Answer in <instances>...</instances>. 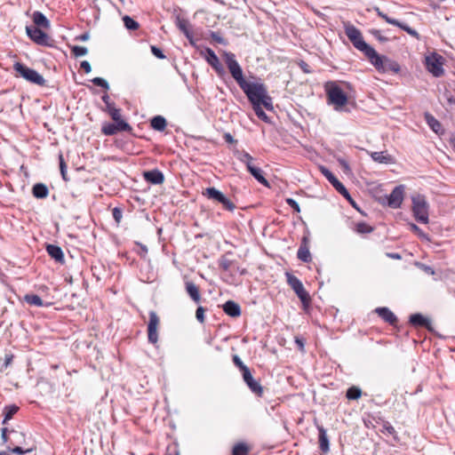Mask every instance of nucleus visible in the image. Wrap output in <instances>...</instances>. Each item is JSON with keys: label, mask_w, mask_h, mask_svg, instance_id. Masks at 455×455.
I'll return each mask as SVG.
<instances>
[{"label": "nucleus", "mask_w": 455, "mask_h": 455, "mask_svg": "<svg viewBox=\"0 0 455 455\" xmlns=\"http://www.w3.org/2000/svg\"><path fill=\"white\" fill-rule=\"evenodd\" d=\"M410 323L416 327H426L427 330H432L431 321L423 316L421 314H413L410 316Z\"/></svg>", "instance_id": "nucleus-18"}, {"label": "nucleus", "mask_w": 455, "mask_h": 455, "mask_svg": "<svg viewBox=\"0 0 455 455\" xmlns=\"http://www.w3.org/2000/svg\"><path fill=\"white\" fill-rule=\"evenodd\" d=\"M260 184L265 187H269L268 181L262 175V171L258 167H250L249 172Z\"/></svg>", "instance_id": "nucleus-34"}, {"label": "nucleus", "mask_w": 455, "mask_h": 455, "mask_svg": "<svg viewBox=\"0 0 455 455\" xmlns=\"http://www.w3.org/2000/svg\"><path fill=\"white\" fill-rule=\"evenodd\" d=\"M250 448L243 443H236L232 450V455H248Z\"/></svg>", "instance_id": "nucleus-36"}, {"label": "nucleus", "mask_w": 455, "mask_h": 455, "mask_svg": "<svg viewBox=\"0 0 455 455\" xmlns=\"http://www.w3.org/2000/svg\"><path fill=\"white\" fill-rule=\"evenodd\" d=\"M233 362L235 363V366H237L239 368V370L242 371V373L248 370L249 368L242 362L241 358L237 355H235L233 356Z\"/></svg>", "instance_id": "nucleus-43"}, {"label": "nucleus", "mask_w": 455, "mask_h": 455, "mask_svg": "<svg viewBox=\"0 0 455 455\" xmlns=\"http://www.w3.org/2000/svg\"><path fill=\"white\" fill-rule=\"evenodd\" d=\"M132 130L130 124L126 122H119L118 124H108L102 127V132L106 135H114L118 132H129Z\"/></svg>", "instance_id": "nucleus-15"}, {"label": "nucleus", "mask_w": 455, "mask_h": 455, "mask_svg": "<svg viewBox=\"0 0 455 455\" xmlns=\"http://www.w3.org/2000/svg\"><path fill=\"white\" fill-rule=\"evenodd\" d=\"M375 311L387 323L392 325L397 323V317L387 307H378Z\"/></svg>", "instance_id": "nucleus-20"}, {"label": "nucleus", "mask_w": 455, "mask_h": 455, "mask_svg": "<svg viewBox=\"0 0 455 455\" xmlns=\"http://www.w3.org/2000/svg\"><path fill=\"white\" fill-rule=\"evenodd\" d=\"M203 195L205 196L208 199L220 204L222 207L227 211L233 212L235 209V204L229 198H228L222 192H220V190L213 187L207 188L203 192Z\"/></svg>", "instance_id": "nucleus-8"}, {"label": "nucleus", "mask_w": 455, "mask_h": 455, "mask_svg": "<svg viewBox=\"0 0 455 455\" xmlns=\"http://www.w3.org/2000/svg\"><path fill=\"white\" fill-rule=\"evenodd\" d=\"M345 33L353 45L359 51L363 52L368 58L370 54H373L374 49L367 44L363 38L362 33L355 26L350 24L345 25Z\"/></svg>", "instance_id": "nucleus-3"}, {"label": "nucleus", "mask_w": 455, "mask_h": 455, "mask_svg": "<svg viewBox=\"0 0 455 455\" xmlns=\"http://www.w3.org/2000/svg\"><path fill=\"white\" fill-rule=\"evenodd\" d=\"M317 428L319 431L320 448L323 451H327L329 450V441H328L326 430L322 426H319Z\"/></svg>", "instance_id": "nucleus-29"}, {"label": "nucleus", "mask_w": 455, "mask_h": 455, "mask_svg": "<svg viewBox=\"0 0 455 455\" xmlns=\"http://www.w3.org/2000/svg\"><path fill=\"white\" fill-rule=\"evenodd\" d=\"M368 59L379 71H393L395 73H397L400 70V66L397 62L391 60L390 59L385 56L378 54L375 50L373 54H370Z\"/></svg>", "instance_id": "nucleus-5"}, {"label": "nucleus", "mask_w": 455, "mask_h": 455, "mask_svg": "<svg viewBox=\"0 0 455 455\" xmlns=\"http://www.w3.org/2000/svg\"><path fill=\"white\" fill-rule=\"evenodd\" d=\"M261 105L262 104H257V105H253V110L255 111V114L256 116L262 121L266 122V123H268L269 122V118L268 116H267V114L263 111V109L261 108Z\"/></svg>", "instance_id": "nucleus-38"}, {"label": "nucleus", "mask_w": 455, "mask_h": 455, "mask_svg": "<svg viewBox=\"0 0 455 455\" xmlns=\"http://www.w3.org/2000/svg\"><path fill=\"white\" fill-rule=\"evenodd\" d=\"M339 194H341L344 197H346L347 200H349L350 202H352V198L348 193V191L347 190V188H345L344 185L341 186V188H339V189L337 190Z\"/></svg>", "instance_id": "nucleus-53"}, {"label": "nucleus", "mask_w": 455, "mask_h": 455, "mask_svg": "<svg viewBox=\"0 0 455 455\" xmlns=\"http://www.w3.org/2000/svg\"><path fill=\"white\" fill-rule=\"evenodd\" d=\"M231 265L232 261L226 257H222L220 260V267L225 271H228Z\"/></svg>", "instance_id": "nucleus-48"}, {"label": "nucleus", "mask_w": 455, "mask_h": 455, "mask_svg": "<svg viewBox=\"0 0 455 455\" xmlns=\"http://www.w3.org/2000/svg\"><path fill=\"white\" fill-rule=\"evenodd\" d=\"M321 172L323 174V176L331 183V185L335 188L336 190H338L339 188H341L343 184L335 177V175L331 171H329L327 168L322 167Z\"/></svg>", "instance_id": "nucleus-27"}, {"label": "nucleus", "mask_w": 455, "mask_h": 455, "mask_svg": "<svg viewBox=\"0 0 455 455\" xmlns=\"http://www.w3.org/2000/svg\"><path fill=\"white\" fill-rule=\"evenodd\" d=\"M48 254L58 262H63L64 254L60 247L53 244H49L46 247Z\"/></svg>", "instance_id": "nucleus-23"}, {"label": "nucleus", "mask_w": 455, "mask_h": 455, "mask_svg": "<svg viewBox=\"0 0 455 455\" xmlns=\"http://www.w3.org/2000/svg\"><path fill=\"white\" fill-rule=\"evenodd\" d=\"M80 67L85 73H90L92 71L91 64L87 60L82 61Z\"/></svg>", "instance_id": "nucleus-55"}, {"label": "nucleus", "mask_w": 455, "mask_h": 455, "mask_svg": "<svg viewBox=\"0 0 455 455\" xmlns=\"http://www.w3.org/2000/svg\"><path fill=\"white\" fill-rule=\"evenodd\" d=\"M224 139H225L226 142H228V143L235 142V139L233 138V136L230 133H226L224 135Z\"/></svg>", "instance_id": "nucleus-61"}, {"label": "nucleus", "mask_w": 455, "mask_h": 455, "mask_svg": "<svg viewBox=\"0 0 455 455\" xmlns=\"http://www.w3.org/2000/svg\"><path fill=\"white\" fill-rule=\"evenodd\" d=\"M30 451H31V450H29V449H28V450L24 451L21 447L17 446V447L13 448V449L12 450V452L16 453V454H19V455H21V454H25V453H27V452H29Z\"/></svg>", "instance_id": "nucleus-56"}, {"label": "nucleus", "mask_w": 455, "mask_h": 455, "mask_svg": "<svg viewBox=\"0 0 455 455\" xmlns=\"http://www.w3.org/2000/svg\"><path fill=\"white\" fill-rule=\"evenodd\" d=\"M59 160H60V170L61 176H62L64 180H68V178H67V164H66V163L64 161L62 154H60Z\"/></svg>", "instance_id": "nucleus-42"}, {"label": "nucleus", "mask_w": 455, "mask_h": 455, "mask_svg": "<svg viewBox=\"0 0 455 455\" xmlns=\"http://www.w3.org/2000/svg\"><path fill=\"white\" fill-rule=\"evenodd\" d=\"M295 343L297 344L299 349L303 352L304 351V346H305L304 340L302 339L299 338V337H296L295 338Z\"/></svg>", "instance_id": "nucleus-57"}, {"label": "nucleus", "mask_w": 455, "mask_h": 455, "mask_svg": "<svg viewBox=\"0 0 455 455\" xmlns=\"http://www.w3.org/2000/svg\"><path fill=\"white\" fill-rule=\"evenodd\" d=\"M106 107H107V110H108V114H109V115L111 114V111H112L113 109H117L116 108H115V106H114V104H113V103H108V104L106 105Z\"/></svg>", "instance_id": "nucleus-63"}, {"label": "nucleus", "mask_w": 455, "mask_h": 455, "mask_svg": "<svg viewBox=\"0 0 455 455\" xmlns=\"http://www.w3.org/2000/svg\"><path fill=\"white\" fill-rule=\"evenodd\" d=\"M13 69L17 76L23 77L27 81L43 86L45 84V79L37 71L32 69L20 62H15Z\"/></svg>", "instance_id": "nucleus-4"}, {"label": "nucleus", "mask_w": 455, "mask_h": 455, "mask_svg": "<svg viewBox=\"0 0 455 455\" xmlns=\"http://www.w3.org/2000/svg\"><path fill=\"white\" fill-rule=\"evenodd\" d=\"M123 20L127 29L135 30L139 28V23L129 16H124Z\"/></svg>", "instance_id": "nucleus-39"}, {"label": "nucleus", "mask_w": 455, "mask_h": 455, "mask_svg": "<svg viewBox=\"0 0 455 455\" xmlns=\"http://www.w3.org/2000/svg\"><path fill=\"white\" fill-rule=\"evenodd\" d=\"M327 96L329 103L333 105L336 110H341L347 103V96L346 93L339 86L333 83L327 88Z\"/></svg>", "instance_id": "nucleus-6"}, {"label": "nucleus", "mask_w": 455, "mask_h": 455, "mask_svg": "<svg viewBox=\"0 0 455 455\" xmlns=\"http://www.w3.org/2000/svg\"><path fill=\"white\" fill-rule=\"evenodd\" d=\"M240 88L246 94L251 105L262 104L267 110L273 109L272 100L263 84L244 82Z\"/></svg>", "instance_id": "nucleus-1"}, {"label": "nucleus", "mask_w": 455, "mask_h": 455, "mask_svg": "<svg viewBox=\"0 0 455 455\" xmlns=\"http://www.w3.org/2000/svg\"><path fill=\"white\" fill-rule=\"evenodd\" d=\"M24 300L32 306L43 307L44 306L43 299L36 294H26Z\"/></svg>", "instance_id": "nucleus-35"}, {"label": "nucleus", "mask_w": 455, "mask_h": 455, "mask_svg": "<svg viewBox=\"0 0 455 455\" xmlns=\"http://www.w3.org/2000/svg\"><path fill=\"white\" fill-rule=\"evenodd\" d=\"M176 25L180 28L181 32L187 36V38L191 39L192 36L189 29V22L188 20L181 18L180 15L176 16Z\"/></svg>", "instance_id": "nucleus-25"}, {"label": "nucleus", "mask_w": 455, "mask_h": 455, "mask_svg": "<svg viewBox=\"0 0 455 455\" xmlns=\"http://www.w3.org/2000/svg\"><path fill=\"white\" fill-rule=\"evenodd\" d=\"M122 217H123V214H122L121 210H119L118 208H115L113 210V218L115 219V220L117 223H119L122 220Z\"/></svg>", "instance_id": "nucleus-54"}, {"label": "nucleus", "mask_w": 455, "mask_h": 455, "mask_svg": "<svg viewBox=\"0 0 455 455\" xmlns=\"http://www.w3.org/2000/svg\"><path fill=\"white\" fill-rule=\"evenodd\" d=\"M356 230L358 233L364 234V233L371 232L372 228L369 225H367L363 222H360V223H357V225H356Z\"/></svg>", "instance_id": "nucleus-46"}, {"label": "nucleus", "mask_w": 455, "mask_h": 455, "mask_svg": "<svg viewBox=\"0 0 455 455\" xmlns=\"http://www.w3.org/2000/svg\"><path fill=\"white\" fill-rule=\"evenodd\" d=\"M186 291L189 297L196 303L201 300V295L198 287L193 282H186Z\"/></svg>", "instance_id": "nucleus-24"}, {"label": "nucleus", "mask_w": 455, "mask_h": 455, "mask_svg": "<svg viewBox=\"0 0 455 455\" xmlns=\"http://www.w3.org/2000/svg\"><path fill=\"white\" fill-rule=\"evenodd\" d=\"M32 193L35 197L43 199L48 196L49 190L44 184L37 183L33 187Z\"/></svg>", "instance_id": "nucleus-26"}, {"label": "nucleus", "mask_w": 455, "mask_h": 455, "mask_svg": "<svg viewBox=\"0 0 455 455\" xmlns=\"http://www.w3.org/2000/svg\"><path fill=\"white\" fill-rule=\"evenodd\" d=\"M425 119L427 123V124L430 126V128L435 132L439 133L442 132V124L438 120H436L432 115L426 113L425 114Z\"/></svg>", "instance_id": "nucleus-28"}, {"label": "nucleus", "mask_w": 455, "mask_h": 455, "mask_svg": "<svg viewBox=\"0 0 455 455\" xmlns=\"http://www.w3.org/2000/svg\"><path fill=\"white\" fill-rule=\"evenodd\" d=\"M26 32L28 36L39 45L51 46L52 44L51 37L39 28L27 26Z\"/></svg>", "instance_id": "nucleus-10"}, {"label": "nucleus", "mask_w": 455, "mask_h": 455, "mask_svg": "<svg viewBox=\"0 0 455 455\" xmlns=\"http://www.w3.org/2000/svg\"><path fill=\"white\" fill-rule=\"evenodd\" d=\"M12 359H13V355H5V359H4V365H5V367L9 366L12 363Z\"/></svg>", "instance_id": "nucleus-60"}, {"label": "nucleus", "mask_w": 455, "mask_h": 455, "mask_svg": "<svg viewBox=\"0 0 455 455\" xmlns=\"http://www.w3.org/2000/svg\"><path fill=\"white\" fill-rule=\"evenodd\" d=\"M285 201H286L287 204L289 206H291L295 212H300L299 205L294 199L287 198Z\"/></svg>", "instance_id": "nucleus-51"}, {"label": "nucleus", "mask_w": 455, "mask_h": 455, "mask_svg": "<svg viewBox=\"0 0 455 455\" xmlns=\"http://www.w3.org/2000/svg\"><path fill=\"white\" fill-rule=\"evenodd\" d=\"M385 429L387 430V432L390 435H393L395 434V428L391 426V425H385Z\"/></svg>", "instance_id": "nucleus-62"}, {"label": "nucleus", "mask_w": 455, "mask_h": 455, "mask_svg": "<svg viewBox=\"0 0 455 455\" xmlns=\"http://www.w3.org/2000/svg\"><path fill=\"white\" fill-rule=\"evenodd\" d=\"M143 177L146 181L154 185H160L164 181V176L163 172L157 169L145 172L143 173Z\"/></svg>", "instance_id": "nucleus-17"}, {"label": "nucleus", "mask_w": 455, "mask_h": 455, "mask_svg": "<svg viewBox=\"0 0 455 455\" xmlns=\"http://www.w3.org/2000/svg\"><path fill=\"white\" fill-rule=\"evenodd\" d=\"M71 52L76 56V57H81V56H84L87 54L88 52V50L86 47L84 46H78V45H76V46H73L71 48Z\"/></svg>", "instance_id": "nucleus-41"}, {"label": "nucleus", "mask_w": 455, "mask_h": 455, "mask_svg": "<svg viewBox=\"0 0 455 455\" xmlns=\"http://www.w3.org/2000/svg\"><path fill=\"white\" fill-rule=\"evenodd\" d=\"M32 20L35 23V27L39 28H48L50 27V22L47 18L40 12H34L32 14Z\"/></svg>", "instance_id": "nucleus-22"}, {"label": "nucleus", "mask_w": 455, "mask_h": 455, "mask_svg": "<svg viewBox=\"0 0 455 455\" xmlns=\"http://www.w3.org/2000/svg\"><path fill=\"white\" fill-rule=\"evenodd\" d=\"M287 283L292 288L294 292L297 294V296L299 298L301 302L304 305H307L310 301V297L308 292L305 290L302 283L297 278L295 275L287 273Z\"/></svg>", "instance_id": "nucleus-11"}, {"label": "nucleus", "mask_w": 455, "mask_h": 455, "mask_svg": "<svg viewBox=\"0 0 455 455\" xmlns=\"http://www.w3.org/2000/svg\"><path fill=\"white\" fill-rule=\"evenodd\" d=\"M224 61L232 76L239 86H241L246 80L243 77V69L237 60L235 55L232 52H225L223 53Z\"/></svg>", "instance_id": "nucleus-7"}, {"label": "nucleus", "mask_w": 455, "mask_h": 455, "mask_svg": "<svg viewBox=\"0 0 455 455\" xmlns=\"http://www.w3.org/2000/svg\"><path fill=\"white\" fill-rule=\"evenodd\" d=\"M404 197V187L403 185L395 187L387 198L388 206L397 209L401 206Z\"/></svg>", "instance_id": "nucleus-13"}, {"label": "nucleus", "mask_w": 455, "mask_h": 455, "mask_svg": "<svg viewBox=\"0 0 455 455\" xmlns=\"http://www.w3.org/2000/svg\"><path fill=\"white\" fill-rule=\"evenodd\" d=\"M166 120L162 116H156L151 120V126L156 131H164L166 127Z\"/></svg>", "instance_id": "nucleus-33"}, {"label": "nucleus", "mask_w": 455, "mask_h": 455, "mask_svg": "<svg viewBox=\"0 0 455 455\" xmlns=\"http://www.w3.org/2000/svg\"><path fill=\"white\" fill-rule=\"evenodd\" d=\"M339 194H341L344 197H346L347 200H349L350 202H352V198L348 193V191L347 190V188H345L344 185L341 186V188H339V189L337 190Z\"/></svg>", "instance_id": "nucleus-52"}, {"label": "nucleus", "mask_w": 455, "mask_h": 455, "mask_svg": "<svg viewBox=\"0 0 455 455\" xmlns=\"http://www.w3.org/2000/svg\"><path fill=\"white\" fill-rule=\"evenodd\" d=\"M18 411V407L15 405L6 406L4 408V423L12 419V417Z\"/></svg>", "instance_id": "nucleus-40"}, {"label": "nucleus", "mask_w": 455, "mask_h": 455, "mask_svg": "<svg viewBox=\"0 0 455 455\" xmlns=\"http://www.w3.org/2000/svg\"><path fill=\"white\" fill-rule=\"evenodd\" d=\"M376 10H377L379 15L381 18H383L387 23L397 26V27L401 28L402 29H403L404 31H406L407 33L411 29L407 25H404V24H402L401 22H399L397 20L389 18L387 15H386L385 13L380 12L379 8H377Z\"/></svg>", "instance_id": "nucleus-30"}, {"label": "nucleus", "mask_w": 455, "mask_h": 455, "mask_svg": "<svg viewBox=\"0 0 455 455\" xmlns=\"http://www.w3.org/2000/svg\"><path fill=\"white\" fill-rule=\"evenodd\" d=\"M411 229L417 233L420 236H424V234L422 233L421 229L415 224H411Z\"/></svg>", "instance_id": "nucleus-58"}, {"label": "nucleus", "mask_w": 455, "mask_h": 455, "mask_svg": "<svg viewBox=\"0 0 455 455\" xmlns=\"http://www.w3.org/2000/svg\"><path fill=\"white\" fill-rule=\"evenodd\" d=\"M89 38H90V35H89V33H84V34H82V35L78 36L76 37V40H79V41H83V42H84V41L89 40Z\"/></svg>", "instance_id": "nucleus-59"}, {"label": "nucleus", "mask_w": 455, "mask_h": 455, "mask_svg": "<svg viewBox=\"0 0 455 455\" xmlns=\"http://www.w3.org/2000/svg\"><path fill=\"white\" fill-rule=\"evenodd\" d=\"M411 203L414 218L423 224H427L429 221V204L426 196L421 194H415L411 196Z\"/></svg>", "instance_id": "nucleus-2"}, {"label": "nucleus", "mask_w": 455, "mask_h": 455, "mask_svg": "<svg viewBox=\"0 0 455 455\" xmlns=\"http://www.w3.org/2000/svg\"><path fill=\"white\" fill-rule=\"evenodd\" d=\"M206 60L219 76H223L225 74L223 66L221 65L218 56L212 49H207Z\"/></svg>", "instance_id": "nucleus-16"}, {"label": "nucleus", "mask_w": 455, "mask_h": 455, "mask_svg": "<svg viewBox=\"0 0 455 455\" xmlns=\"http://www.w3.org/2000/svg\"><path fill=\"white\" fill-rule=\"evenodd\" d=\"M151 52L156 58L161 59V60L165 59V55L163 53V52L158 47L152 45Z\"/></svg>", "instance_id": "nucleus-50"}, {"label": "nucleus", "mask_w": 455, "mask_h": 455, "mask_svg": "<svg viewBox=\"0 0 455 455\" xmlns=\"http://www.w3.org/2000/svg\"><path fill=\"white\" fill-rule=\"evenodd\" d=\"M426 67L434 76L440 77L443 75V58L434 52L426 57Z\"/></svg>", "instance_id": "nucleus-9"}, {"label": "nucleus", "mask_w": 455, "mask_h": 455, "mask_svg": "<svg viewBox=\"0 0 455 455\" xmlns=\"http://www.w3.org/2000/svg\"><path fill=\"white\" fill-rule=\"evenodd\" d=\"M371 156L375 162L380 164L393 163V157L390 155H385L384 152H372Z\"/></svg>", "instance_id": "nucleus-32"}, {"label": "nucleus", "mask_w": 455, "mask_h": 455, "mask_svg": "<svg viewBox=\"0 0 455 455\" xmlns=\"http://www.w3.org/2000/svg\"><path fill=\"white\" fill-rule=\"evenodd\" d=\"M92 82L93 83L94 85L102 87L106 90H108L109 88L108 83L101 77H95L92 80Z\"/></svg>", "instance_id": "nucleus-45"}, {"label": "nucleus", "mask_w": 455, "mask_h": 455, "mask_svg": "<svg viewBox=\"0 0 455 455\" xmlns=\"http://www.w3.org/2000/svg\"><path fill=\"white\" fill-rule=\"evenodd\" d=\"M387 256L391 259H400L401 256L398 253H387Z\"/></svg>", "instance_id": "nucleus-64"}, {"label": "nucleus", "mask_w": 455, "mask_h": 455, "mask_svg": "<svg viewBox=\"0 0 455 455\" xmlns=\"http://www.w3.org/2000/svg\"><path fill=\"white\" fill-rule=\"evenodd\" d=\"M236 156L243 164H246L248 161H253V157L247 152H237Z\"/></svg>", "instance_id": "nucleus-44"}, {"label": "nucleus", "mask_w": 455, "mask_h": 455, "mask_svg": "<svg viewBox=\"0 0 455 455\" xmlns=\"http://www.w3.org/2000/svg\"><path fill=\"white\" fill-rule=\"evenodd\" d=\"M243 381L247 384L249 388L257 395L261 396L263 388L259 381L253 379L250 369L244 371L243 373Z\"/></svg>", "instance_id": "nucleus-14"}, {"label": "nucleus", "mask_w": 455, "mask_h": 455, "mask_svg": "<svg viewBox=\"0 0 455 455\" xmlns=\"http://www.w3.org/2000/svg\"><path fill=\"white\" fill-rule=\"evenodd\" d=\"M159 317L155 311L149 313V322L148 325V341L156 344L158 340L157 329L159 325Z\"/></svg>", "instance_id": "nucleus-12"}, {"label": "nucleus", "mask_w": 455, "mask_h": 455, "mask_svg": "<svg viewBox=\"0 0 455 455\" xmlns=\"http://www.w3.org/2000/svg\"><path fill=\"white\" fill-rule=\"evenodd\" d=\"M376 10H377L379 15L381 18H383L387 23L397 26V27L401 28L402 29H403L404 31H406L407 33L411 29L407 25H404V24H402L401 22H399L397 20L389 18L387 15H386L385 13L380 12L379 8H377Z\"/></svg>", "instance_id": "nucleus-31"}, {"label": "nucleus", "mask_w": 455, "mask_h": 455, "mask_svg": "<svg viewBox=\"0 0 455 455\" xmlns=\"http://www.w3.org/2000/svg\"><path fill=\"white\" fill-rule=\"evenodd\" d=\"M110 116L115 121V123L118 124L119 122H125L124 119H122L121 116V110L118 109H113L111 111Z\"/></svg>", "instance_id": "nucleus-47"}, {"label": "nucleus", "mask_w": 455, "mask_h": 455, "mask_svg": "<svg viewBox=\"0 0 455 455\" xmlns=\"http://www.w3.org/2000/svg\"><path fill=\"white\" fill-rule=\"evenodd\" d=\"M223 310L227 315L232 317H237L241 315L240 306L233 300L227 301L223 305Z\"/></svg>", "instance_id": "nucleus-21"}, {"label": "nucleus", "mask_w": 455, "mask_h": 455, "mask_svg": "<svg viewBox=\"0 0 455 455\" xmlns=\"http://www.w3.org/2000/svg\"><path fill=\"white\" fill-rule=\"evenodd\" d=\"M298 259L303 262L311 261V254L308 248L307 238L303 237L301 244L297 252Z\"/></svg>", "instance_id": "nucleus-19"}, {"label": "nucleus", "mask_w": 455, "mask_h": 455, "mask_svg": "<svg viewBox=\"0 0 455 455\" xmlns=\"http://www.w3.org/2000/svg\"><path fill=\"white\" fill-rule=\"evenodd\" d=\"M361 395L362 390L356 386L349 387L346 394V396L348 400H357L361 397Z\"/></svg>", "instance_id": "nucleus-37"}, {"label": "nucleus", "mask_w": 455, "mask_h": 455, "mask_svg": "<svg viewBox=\"0 0 455 455\" xmlns=\"http://www.w3.org/2000/svg\"><path fill=\"white\" fill-rule=\"evenodd\" d=\"M204 308L203 307H198L196 311V317L200 323L204 322Z\"/></svg>", "instance_id": "nucleus-49"}]
</instances>
